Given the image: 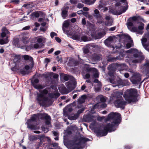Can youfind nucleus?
<instances>
[{
  "label": "nucleus",
  "instance_id": "49",
  "mask_svg": "<svg viewBox=\"0 0 149 149\" xmlns=\"http://www.w3.org/2000/svg\"><path fill=\"white\" fill-rule=\"evenodd\" d=\"M84 5L83 4L79 3L77 5V7L79 8H81L84 6Z\"/></svg>",
  "mask_w": 149,
  "mask_h": 149
},
{
  "label": "nucleus",
  "instance_id": "1",
  "mask_svg": "<svg viewBox=\"0 0 149 149\" xmlns=\"http://www.w3.org/2000/svg\"><path fill=\"white\" fill-rule=\"evenodd\" d=\"M121 118V115L120 114L117 113H111L109 114L107 118V120L113 119V122L111 124H108L104 128L103 130H99L98 134L100 136H106L107 133L108 131H111L112 128L117 123Z\"/></svg>",
  "mask_w": 149,
  "mask_h": 149
},
{
  "label": "nucleus",
  "instance_id": "56",
  "mask_svg": "<svg viewBox=\"0 0 149 149\" xmlns=\"http://www.w3.org/2000/svg\"><path fill=\"white\" fill-rule=\"evenodd\" d=\"M116 29V27L114 26V27H112L110 28V29H109V31H113L115 30Z\"/></svg>",
  "mask_w": 149,
  "mask_h": 149
},
{
  "label": "nucleus",
  "instance_id": "62",
  "mask_svg": "<svg viewBox=\"0 0 149 149\" xmlns=\"http://www.w3.org/2000/svg\"><path fill=\"white\" fill-rule=\"evenodd\" d=\"M76 21V19L75 18H72L71 19V21L72 23H74Z\"/></svg>",
  "mask_w": 149,
  "mask_h": 149
},
{
  "label": "nucleus",
  "instance_id": "41",
  "mask_svg": "<svg viewBox=\"0 0 149 149\" xmlns=\"http://www.w3.org/2000/svg\"><path fill=\"white\" fill-rule=\"evenodd\" d=\"M57 35V34L54 32H52L50 33V36L52 38H53L54 36Z\"/></svg>",
  "mask_w": 149,
  "mask_h": 149
},
{
  "label": "nucleus",
  "instance_id": "44",
  "mask_svg": "<svg viewBox=\"0 0 149 149\" xmlns=\"http://www.w3.org/2000/svg\"><path fill=\"white\" fill-rule=\"evenodd\" d=\"M98 37L97 38V39H99L102 37L104 35L102 33H99L98 34Z\"/></svg>",
  "mask_w": 149,
  "mask_h": 149
},
{
  "label": "nucleus",
  "instance_id": "36",
  "mask_svg": "<svg viewBox=\"0 0 149 149\" xmlns=\"http://www.w3.org/2000/svg\"><path fill=\"white\" fill-rule=\"evenodd\" d=\"M34 87L36 89H42L43 88V86L40 85H34Z\"/></svg>",
  "mask_w": 149,
  "mask_h": 149
},
{
  "label": "nucleus",
  "instance_id": "31",
  "mask_svg": "<svg viewBox=\"0 0 149 149\" xmlns=\"http://www.w3.org/2000/svg\"><path fill=\"white\" fill-rule=\"evenodd\" d=\"M20 57L19 56H16L15 57L14 61L15 62L18 63L20 62Z\"/></svg>",
  "mask_w": 149,
  "mask_h": 149
},
{
  "label": "nucleus",
  "instance_id": "47",
  "mask_svg": "<svg viewBox=\"0 0 149 149\" xmlns=\"http://www.w3.org/2000/svg\"><path fill=\"white\" fill-rule=\"evenodd\" d=\"M30 63L29 64V65H26L25 66L24 68L26 70H29V69L30 67H31V68L32 67H31L30 66Z\"/></svg>",
  "mask_w": 149,
  "mask_h": 149
},
{
  "label": "nucleus",
  "instance_id": "43",
  "mask_svg": "<svg viewBox=\"0 0 149 149\" xmlns=\"http://www.w3.org/2000/svg\"><path fill=\"white\" fill-rule=\"evenodd\" d=\"M87 71L88 72H90L91 71H96V70L95 68H90L87 69Z\"/></svg>",
  "mask_w": 149,
  "mask_h": 149
},
{
  "label": "nucleus",
  "instance_id": "60",
  "mask_svg": "<svg viewBox=\"0 0 149 149\" xmlns=\"http://www.w3.org/2000/svg\"><path fill=\"white\" fill-rule=\"evenodd\" d=\"M82 23L83 25H85L86 24V20L85 18H83L82 20Z\"/></svg>",
  "mask_w": 149,
  "mask_h": 149
},
{
  "label": "nucleus",
  "instance_id": "26",
  "mask_svg": "<svg viewBox=\"0 0 149 149\" xmlns=\"http://www.w3.org/2000/svg\"><path fill=\"white\" fill-rule=\"evenodd\" d=\"M60 95V94L58 92H56L55 93H51L50 95V96L52 98L56 99L59 97Z\"/></svg>",
  "mask_w": 149,
  "mask_h": 149
},
{
  "label": "nucleus",
  "instance_id": "40",
  "mask_svg": "<svg viewBox=\"0 0 149 149\" xmlns=\"http://www.w3.org/2000/svg\"><path fill=\"white\" fill-rule=\"evenodd\" d=\"M43 76L45 78H47L49 77L50 74L49 73H45L43 74Z\"/></svg>",
  "mask_w": 149,
  "mask_h": 149
},
{
  "label": "nucleus",
  "instance_id": "28",
  "mask_svg": "<svg viewBox=\"0 0 149 149\" xmlns=\"http://www.w3.org/2000/svg\"><path fill=\"white\" fill-rule=\"evenodd\" d=\"M39 16V14L37 12H34L32 13L30 16L31 18H33L34 17H38Z\"/></svg>",
  "mask_w": 149,
  "mask_h": 149
},
{
  "label": "nucleus",
  "instance_id": "19",
  "mask_svg": "<svg viewBox=\"0 0 149 149\" xmlns=\"http://www.w3.org/2000/svg\"><path fill=\"white\" fill-rule=\"evenodd\" d=\"M99 106L100 107V108H104L107 107V105L105 103H99L95 104L94 106V107L95 109L99 107Z\"/></svg>",
  "mask_w": 149,
  "mask_h": 149
},
{
  "label": "nucleus",
  "instance_id": "9",
  "mask_svg": "<svg viewBox=\"0 0 149 149\" xmlns=\"http://www.w3.org/2000/svg\"><path fill=\"white\" fill-rule=\"evenodd\" d=\"M74 138L76 140V142H77L80 146L81 144L84 143L85 142L89 140L88 139L85 138L83 136L81 135Z\"/></svg>",
  "mask_w": 149,
  "mask_h": 149
},
{
  "label": "nucleus",
  "instance_id": "63",
  "mask_svg": "<svg viewBox=\"0 0 149 149\" xmlns=\"http://www.w3.org/2000/svg\"><path fill=\"white\" fill-rule=\"evenodd\" d=\"M85 78L86 79H88L90 77V75L88 73H87L85 75Z\"/></svg>",
  "mask_w": 149,
  "mask_h": 149
},
{
  "label": "nucleus",
  "instance_id": "11",
  "mask_svg": "<svg viewBox=\"0 0 149 149\" xmlns=\"http://www.w3.org/2000/svg\"><path fill=\"white\" fill-rule=\"evenodd\" d=\"M135 58L132 60V62L134 63H137L141 62L143 60L142 57L137 54L134 55Z\"/></svg>",
  "mask_w": 149,
  "mask_h": 149
},
{
  "label": "nucleus",
  "instance_id": "37",
  "mask_svg": "<svg viewBox=\"0 0 149 149\" xmlns=\"http://www.w3.org/2000/svg\"><path fill=\"white\" fill-rule=\"evenodd\" d=\"M133 45L132 43H128L126 45V47L127 49L129 48Z\"/></svg>",
  "mask_w": 149,
  "mask_h": 149
},
{
  "label": "nucleus",
  "instance_id": "6",
  "mask_svg": "<svg viewBox=\"0 0 149 149\" xmlns=\"http://www.w3.org/2000/svg\"><path fill=\"white\" fill-rule=\"evenodd\" d=\"M29 37L28 33H24L20 35V40L23 46L27 44L29 42Z\"/></svg>",
  "mask_w": 149,
  "mask_h": 149
},
{
  "label": "nucleus",
  "instance_id": "51",
  "mask_svg": "<svg viewBox=\"0 0 149 149\" xmlns=\"http://www.w3.org/2000/svg\"><path fill=\"white\" fill-rule=\"evenodd\" d=\"M90 49H91L95 47V45L93 44H88Z\"/></svg>",
  "mask_w": 149,
  "mask_h": 149
},
{
  "label": "nucleus",
  "instance_id": "34",
  "mask_svg": "<svg viewBox=\"0 0 149 149\" xmlns=\"http://www.w3.org/2000/svg\"><path fill=\"white\" fill-rule=\"evenodd\" d=\"M72 38L73 39L76 40H80V37L79 36L77 35H73L72 36Z\"/></svg>",
  "mask_w": 149,
  "mask_h": 149
},
{
  "label": "nucleus",
  "instance_id": "45",
  "mask_svg": "<svg viewBox=\"0 0 149 149\" xmlns=\"http://www.w3.org/2000/svg\"><path fill=\"white\" fill-rule=\"evenodd\" d=\"M89 51V50L87 49H86L85 47L83 48V52L85 54L88 53Z\"/></svg>",
  "mask_w": 149,
  "mask_h": 149
},
{
  "label": "nucleus",
  "instance_id": "16",
  "mask_svg": "<svg viewBox=\"0 0 149 149\" xmlns=\"http://www.w3.org/2000/svg\"><path fill=\"white\" fill-rule=\"evenodd\" d=\"M70 25V21L69 20H67L65 21L63 24L62 29L64 33H66L65 28H68Z\"/></svg>",
  "mask_w": 149,
  "mask_h": 149
},
{
  "label": "nucleus",
  "instance_id": "50",
  "mask_svg": "<svg viewBox=\"0 0 149 149\" xmlns=\"http://www.w3.org/2000/svg\"><path fill=\"white\" fill-rule=\"evenodd\" d=\"M30 28V26H27L23 28L22 30H29Z\"/></svg>",
  "mask_w": 149,
  "mask_h": 149
},
{
  "label": "nucleus",
  "instance_id": "20",
  "mask_svg": "<svg viewBox=\"0 0 149 149\" xmlns=\"http://www.w3.org/2000/svg\"><path fill=\"white\" fill-rule=\"evenodd\" d=\"M144 24L143 23H141V24L140 25H139V26L138 27V29L137 28L138 31H141L142 32V33L141 34L139 33H138V32H137V31H135V32H136L138 34H142L143 33V31L142 30L144 29Z\"/></svg>",
  "mask_w": 149,
  "mask_h": 149
},
{
  "label": "nucleus",
  "instance_id": "54",
  "mask_svg": "<svg viewBox=\"0 0 149 149\" xmlns=\"http://www.w3.org/2000/svg\"><path fill=\"white\" fill-rule=\"evenodd\" d=\"M63 79L65 81H68L69 79V78L68 76L66 75L64 76Z\"/></svg>",
  "mask_w": 149,
  "mask_h": 149
},
{
  "label": "nucleus",
  "instance_id": "42",
  "mask_svg": "<svg viewBox=\"0 0 149 149\" xmlns=\"http://www.w3.org/2000/svg\"><path fill=\"white\" fill-rule=\"evenodd\" d=\"M109 81L113 84H116V82L113 79H109Z\"/></svg>",
  "mask_w": 149,
  "mask_h": 149
},
{
  "label": "nucleus",
  "instance_id": "33",
  "mask_svg": "<svg viewBox=\"0 0 149 149\" xmlns=\"http://www.w3.org/2000/svg\"><path fill=\"white\" fill-rule=\"evenodd\" d=\"M30 47L31 49H33L34 48L37 49L39 47V45L38 43L34 44L33 45H31Z\"/></svg>",
  "mask_w": 149,
  "mask_h": 149
},
{
  "label": "nucleus",
  "instance_id": "57",
  "mask_svg": "<svg viewBox=\"0 0 149 149\" xmlns=\"http://www.w3.org/2000/svg\"><path fill=\"white\" fill-rule=\"evenodd\" d=\"M19 0H13L12 2L15 4H17L19 3Z\"/></svg>",
  "mask_w": 149,
  "mask_h": 149
},
{
  "label": "nucleus",
  "instance_id": "39",
  "mask_svg": "<svg viewBox=\"0 0 149 149\" xmlns=\"http://www.w3.org/2000/svg\"><path fill=\"white\" fill-rule=\"evenodd\" d=\"M129 19H130V20L132 21L133 22L136 21L137 19V18L136 16L133 17H130L129 18Z\"/></svg>",
  "mask_w": 149,
  "mask_h": 149
},
{
  "label": "nucleus",
  "instance_id": "15",
  "mask_svg": "<svg viewBox=\"0 0 149 149\" xmlns=\"http://www.w3.org/2000/svg\"><path fill=\"white\" fill-rule=\"evenodd\" d=\"M94 116L89 115H84L83 116V119L86 122H90L93 120Z\"/></svg>",
  "mask_w": 149,
  "mask_h": 149
},
{
  "label": "nucleus",
  "instance_id": "5",
  "mask_svg": "<svg viewBox=\"0 0 149 149\" xmlns=\"http://www.w3.org/2000/svg\"><path fill=\"white\" fill-rule=\"evenodd\" d=\"M133 25V22L130 20L129 19L127 20L126 23V25H127L128 28L132 32L137 31L138 33L140 34H141L142 33V31H138L137 30V28L136 27H132V26Z\"/></svg>",
  "mask_w": 149,
  "mask_h": 149
},
{
  "label": "nucleus",
  "instance_id": "12",
  "mask_svg": "<svg viewBox=\"0 0 149 149\" xmlns=\"http://www.w3.org/2000/svg\"><path fill=\"white\" fill-rule=\"evenodd\" d=\"M13 45L17 47H21L23 46V45L21 43L20 40L19 41L18 38H15L13 39Z\"/></svg>",
  "mask_w": 149,
  "mask_h": 149
},
{
  "label": "nucleus",
  "instance_id": "52",
  "mask_svg": "<svg viewBox=\"0 0 149 149\" xmlns=\"http://www.w3.org/2000/svg\"><path fill=\"white\" fill-rule=\"evenodd\" d=\"M70 1L72 4H75L77 2V0H70Z\"/></svg>",
  "mask_w": 149,
  "mask_h": 149
},
{
  "label": "nucleus",
  "instance_id": "3",
  "mask_svg": "<svg viewBox=\"0 0 149 149\" xmlns=\"http://www.w3.org/2000/svg\"><path fill=\"white\" fill-rule=\"evenodd\" d=\"M48 93V91L45 89L41 91L38 95L37 100L40 105L42 106L45 105L50 101V100L48 97L45 96Z\"/></svg>",
  "mask_w": 149,
  "mask_h": 149
},
{
  "label": "nucleus",
  "instance_id": "4",
  "mask_svg": "<svg viewBox=\"0 0 149 149\" xmlns=\"http://www.w3.org/2000/svg\"><path fill=\"white\" fill-rule=\"evenodd\" d=\"M115 95L119 96L120 97H117V98L119 99L116 100L114 102V104L115 106L117 108L120 107L123 109L124 108L126 104V102L124 101L122 97L120 96L122 93L118 92L115 93Z\"/></svg>",
  "mask_w": 149,
  "mask_h": 149
},
{
  "label": "nucleus",
  "instance_id": "8",
  "mask_svg": "<svg viewBox=\"0 0 149 149\" xmlns=\"http://www.w3.org/2000/svg\"><path fill=\"white\" fill-rule=\"evenodd\" d=\"M67 147L69 149H79L80 146L77 142H76V140L74 138L73 140L68 144Z\"/></svg>",
  "mask_w": 149,
  "mask_h": 149
},
{
  "label": "nucleus",
  "instance_id": "18",
  "mask_svg": "<svg viewBox=\"0 0 149 149\" xmlns=\"http://www.w3.org/2000/svg\"><path fill=\"white\" fill-rule=\"evenodd\" d=\"M113 40V38L112 37H109L104 41V43L107 46L110 47Z\"/></svg>",
  "mask_w": 149,
  "mask_h": 149
},
{
  "label": "nucleus",
  "instance_id": "21",
  "mask_svg": "<svg viewBox=\"0 0 149 149\" xmlns=\"http://www.w3.org/2000/svg\"><path fill=\"white\" fill-rule=\"evenodd\" d=\"M40 116L42 118H44L45 120H49L50 117L47 114L45 113H40Z\"/></svg>",
  "mask_w": 149,
  "mask_h": 149
},
{
  "label": "nucleus",
  "instance_id": "35",
  "mask_svg": "<svg viewBox=\"0 0 149 149\" xmlns=\"http://www.w3.org/2000/svg\"><path fill=\"white\" fill-rule=\"evenodd\" d=\"M118 59V58L117 57H111L109 59L108 61L110 62L114 61Z\"/></svg>",
  "mask_w": 149,
  "mask_h": 149
},
{
  "label": "nucleus",
  "instance_id": "2",
  "mask_svg": "<svg viewBox=\"0 0 149 149\" xmlns=\"http://www.w3.org/2000/svg\"><path fill=\"white\" fill-rule=\"evenodd\" d=\"M137 90L134 88H131L127 90L125 93L124 97L129 103L137 101L136 95Z\"/></svg>",
  "mask_w": 149,
  "mask_h": 149
},
{
  "label": "nucleus",
  "instance_id": "24",
  "mask_svg": "<svg viewBox=\"0 0 149 149\" xmlns=\"http://www.w3.org/2000/svg\"><path fill=\"white\" fill-rule=\"evenodd\" d=\"M94 16L97 18H100L102 16L99 13V12L97 9H95L94 10Z\"/></svg>",
  "mask_w": 149,
  "mask_h": 149
},
{
  "label": "nucleus",
  "instance_id": "30",
  "mask_svg": "<svg viewBox=\"0 0 149 149\" xmlns=\"http://www.w3.org/2000/svg\"><path fill=\"white\" fill-rule=\"evenodd\" d=\"M98 97L100 99V101L103 102H105L107 100V98L104 97L102 95L99 96H98Z\"/></svg>",
  "mask_w": 149,
  "mask_h": 149
},
{
  "label": "nucleus",
  "instance_id": "53",
  "mask_svg": "<svg viewBox=\"0 0 149 149\" xmlns=\"http://www.w3.org/2000/svg\"><path fill=\"white\" fill-rule=\"evenodd\" d=\"M83 14L84 15H85L86 16V15H88V17L90 18H91V17H92L91 15H88L87 13H86V12L84 13V12L83 13Z\"/></svg>",
  "mask_w": 149,
  "mask_h": 149
},
{
  "label": "nucleus",
  "instance_id": "64",
  "mask_svg": "<svg viewBox=\"0 0 149 149\" xmlns=\"http://www.w3.org/2000/svg\"><path fill=\"white\" fill-rule=\"evenodd\" d=\"M145 65L147 67L149 68V61H148L145 64Z\"/></svg>",
  "mask_w": 149,
  "mask_h": 149
},
{
  "label": "nucleus",
  "instance_id": "27",
  "mask_svg": "<svg viewBox=\"0 0 149 149\" xmlns=\"http://www.w3.org/2000/svg\"><path fill=\"white\" fill-rule=\"evenodd\" d=\"M79 117L78 114H76L69 117V119L71 120H76Z\"/></svg>",
  "mask_w": 149,
  "mask_h": 149
},
{
  "label": "nucleus",
  "instance_id": "22",
  "mask_svg": "<svg viewBox=\"0 0 149 149\" xmlns=\"http://www.w3.org/2000/svg\"><path fill=\"white\" fill-rule=\"evenodd\" d=\"M86 98V96L85 95H84L81 96V97L78 99V101L80 103H82L85 102V100Z\"/></svg>",
  "mask_w": 149,
  "mask_h": 149
},
{
  "label": "nucleus",
  "instance_id": "46",
  "mask_svg": "<svg viewBox=\"0 0 149 149\" xmlns=\"http://www.w3.org/2000/svg\"><path fill=\"white\" fill-rule=\"evenodd\" d=\"M39 81V80L38 79H34L33 81H32V82L33 83V84H37L38 83Z\"/></svg>",
  "mask_w": 149,
  "mask_h": 149
},
{
  "label": "nucleus",
  "instance_id": "48",
  "mask_svg": "<svg viewBox=\"0 0 149 149\" xmlns=\"http://www.w3.org/2000/svg\"><path fill=\"white\" fill-rule=\"evenodd\" d=\"M56 40L58 42H61V39L58 37H55Z\"/></svg>",
  "mask_w": 149,
  "mask_h": 149
},
{
  "label": "nucleus",
  "instance_id": "25",
  "mask_svg": "<svg viewBox=\"0 0 149 149\" xmlns=\"http://www.w3.org/2000/svg\"><path fill=\"white\" fill-rule=\"evenodd\" d=\"M91 40V39L88 38L86 36H83L81 37L80 41H83L84 42L89 41Z\"/></svg>",
  "mask_w": 149,
  "mask_h": 149
},
{
  "label": "nucleus",
  "instance_id": "14",
  "mask_svg": "<svg viewBox=\"0 0 149 149\" xmlns=\"http://www.w3.org/2000/svg\"><path fill=\"white\" fill-rule=\"evenodd\" d=\"M32 40L33 41H35L37 40V42L38 43H40L42 42H45L46 40V39L42 36H38L33 38Z\"/></svg>",
  "mask_w": 149,
  "mask_h": 149
},
{
  "label": "nucleus",
  "instance_id": "32",
  "mask_svg": "<svg viewBox=\"0 0 149 149\" xmlns=\"http://www.w3.org/2000/svg\"><path fill=\"white\" fill-rule=\"evenodd\" d=\"M33 121H32L31 123L30 124V126L31 125V126H33V128H30L29 127V126L28 125V124L27 121L26 123L27 125V127L29 128L31 130H34V129H36V126L33 125Z\"/></svg>",
  "mask_w": 149,
  "mask_h": 149
},
{
  "label": "nucleus",
  "instance_id": "7",
  "mask_svg": "<svg viewBox=\"0 0 149 149\" xmlns=\"http://www.w3.org/2000/svg\"><path fill=\"white\" fill-rule=\"evenodd\" d=\"M130 79L133 84H137L141 80V76L139 73H135L130 78Z\"/></svg>",
  "mask_w": 149,
  "mask_h": 149
},
{
  "label": "nucleus",
  "instance_id": "23",
  "mask_svg": "<svg viewBox=\"0 0 149 149\" xmlns=\"http://www.w3.org/2000/svg\"><path fill=\"white\" fill-rule=\"evenodd\" d=\"M147 41V39L145 38H143L141 39V42L142 45L145 49L147 47H148V45L146 44Z\"/></svg>",
  "mask_w": 149,
  "mask_h": 149
},
{
  "label": "nucleus",
  "instance_id": "61",
  "mask_svg": "<svg viewBox=\"0 0 149 149\" xmlns=\"http://www.w3.org/2000/svg\"><path fill=\"white\" fill-rule=\"evenodd\" d=\"M84 109H80V110H79L78 111L77 113L78 114H80L82 113V111H84Z\"/></svg>",
  "mask_w": 149,
  "mask_h": 149
},
{
  "label": "nucleus",
  "instance_id": "10",
  "mask_svg": "<svg viewBox=\"0 0 149 149\" xmlns=\"http://www.w3.org/2000/svg\"><path fill=\"white\" fill-rule=\"evenodd\" d=\"M23 58L25 61H29L30 63V65L31 67H33L34 65V62L33 58L28 55H24L22 56Z\"/></svg>",
  "mask_w": 149,
  "mask_h": 149
},
{
  "label": "nucleus",
  "instance_id": "38",
  "mask_svg": "<svg viewBox=\"0 0 149 149\" xmlns=\"http://www.w3.org/2000/svg\"><path fill=\"white\" fill-rule=\"evenodd\" d=\"M56 60L58 62H60L61 63L63 62L62 59L61 57H59V56H57L56 57Z\"/></svg>",
  "mask_w": 149,
  "mask_h": 149
},
{
  "label": "nucleus",
  "instance_id": "29",
  "mask_svg": "<svg viewBox=\"0 0 149 149\" xmlns=\"http://www.w3.org/2000/svg\"><path fill=\"white\" fill-rule=\"evenodd\" d=\"M96 0H84L86 4L88 5H91L93 4Z\"/></svg>",
  "mask_w": 149,
  "mask_h": 149
},
{
  "label": "nucleus",
  "instance_id": "13",
  "mask_svg": "<svg viewBox=\"0 0 149 149\" xmlns=\"http://www.w3.org/2000/svg\"><path fill=\"white\" fill-rule=\"evenodd\" d=\"M68 8L69 7L67 6L62 9L61 15L64 19L68 15Z\"/></svg>",
  "mask_w": 149,
  "mask_h": 149
},
{
  "label": "nucleus",
  "instance_id": "17",
  "mask_svg": "<svg viewBox=\"0 0 149 149\" xmlns=\"http://www.w3.org/2000/svg\"><path fill=\"white\" fill-rule=\"evenodd\" d=\"M37 118V116L36 115L34 114L32 116L30 119L27 120L28 124L30 128H33V126L31 125L30 126V124L31 123L32 121L34 122Z\"/></svg>",
  "mask_w": 149,
  "mask_h": 149
},
{
  "label": "nucleus",
  "instance_id": "55",
  "mask_svg": "<svg viewBox=\"0 0 149 149\" xmlns=\"http://www.w3.org/2000/svg\"><path fill=\"white\" fill-rule=\"evenodd\" d=\"M51 118L49 120H46L45 122V123L48 125H49L50 124V120Z\"/></svg>",
  "mask_w": 149,
  "mask_h": 149
},
{
  "label": "nucleus",
  "instance_id": "58",
  "mask_svg": "<svg viewBox=\"0 0 149 149\" xmlns=\"http://www.w3.org/2000/svg\"><path fill=\"white\" fill-rule=\"evenodd\" d=\"M120 1L125 3L126 5H127L128 3L126 0H120Z\"/></svg>",
  "mask_w": 149,
  "mask_h": 149
},
{
  "label": "nucleus",
  "instance_id": "59",
  "mask_svg": "<svg viewBox=\"0 0 149 149\" xmlns=\"http://www.w3.org/2000/svg\"><path fill=\"white\" fill-rule=\"evenodd\" d=\"M53 134L55 136H58V133L57 132L55 131H53L52 132Z\"/></svg>",
  "mask_w": 149,
  "mask_h": 149
}]
</instances>
